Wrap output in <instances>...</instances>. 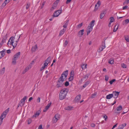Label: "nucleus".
Here are the masks:
<instances>
[{
	"mask_svg": "<svg viewBox=\"0 0 129 129\" xmlns=\"http://www.w3.org/2000/svg\"><path fill=\"white\" fill-rule=\"evenodd\" d=\"M68 74V70H66L63 72L57 82L56 85L57 87L59 88L62 86L63 84V82L66 80Z\"/></svg>",
	"mask_w": 129,
	"mask_h": 129,
	"instance_id": "f257e3e1",
	"label": "nucleus"
},
{
	"mask_svg": "<svg viewBox=\"0 0 129 129\" xmlns=\"http://www.w3.org/2000/svg\"><path fill=\"white\" fill-rule=\"evenodd\" d=\"M68 91V89H63L61 90L59 95V98L60 100L65 98Z\"/></svg>",
	"mask_w": 129,
	"mask_h": 129,
	"instance_id": "f03ea898",
	"label": "nucleus"
},
{
	"mask_svg": "<svg viewBox=\"0 0 129 129\" xmlns=\"http://www.w3.org/2000/svg\"><path fill=\"white\" fill-rule=\"evenodd\" d=\"M95 21L94 20H92L90 22L88 26L87 30V35H88L92 31L93 29V27L95 24Z\"/></svg>",
	"mask_w": 129,
	"mask_h": 129,
	"instance_id": "7ed1b4c3",
	"label": "nucleus"
},
{
	"mask_svg": "<svg viewBox=\"0 0 129 129\" xmlns=\"http://www.w3.org/2000/svg\"><path fill=\"white\" fill-rule=\"evenodd\" d=\"M20 52H18L14 56L13 58L12 63L14 64H15L16 62V60L17 59L18 57L20 55Z\"/></svg>",
	"mask_w": 129,
	"mask_h": 129,
	"instance_id": "20e7f679",
	"label": "nucleus"
},
{
	"mask_svg": "<svg viewBox=\"0 0 129 129\" xmlns=\"http://www.w3.org/2000/svg\"><path fill=\"white\" fill-rule=\"evenodd\" d=\"M9 110V108H8L7 110H5L2 113L0 117H1V118H3V119L5 117L6 115L8 112Z\"/></svg>",
	"mask_w": 129,
	"mask_h": 129,
	"instance_id": "39448f33",
	"label": "nucleus"
},
{
	"mask_svg": "<svg viewBox=\"0 0 129 129\" xmlns=\"http://www.w3.org/2000/svg\"><path fill=\"white\" fill-rule=\"evenodd\" d=\"M26 99V96H24L22 99H21L19 102V105L21 107L23 106L24 104L25 101Z\"/></svg>",
	"mask_w": 129,
	"mask_h": 129,
	"instance_id": "423d86ee",
	"label": "nucleus"
},
{
	"mask_svg": "<svg viewBox=\"0 0 129 129\" xmlns=\"http://www.w3.org/2000/svg\"><path fill=\"white\" fill-rule=\"evenodd\" d=\"M61 10H58L55 11L53 14V17H58L61 12Z\"/></svg>",
	"mask_w": 129,
	"mask_h": 129,
	"instance_id": "0eeeda50",
	"label": "nucleus"
},
{
	"mask_svg": "<svg viewBox=\"0 0 129 129\" xmlns=\"http://www.w3.org/2000/svg\"><path fill=\"white\" fill-rule=\"evenodd\" d=\"M120 92L118 91H113L112 94H113V97L114 98H118Z\"/></svg>",
	"mask_w": 129,
	"mask_h": 129,
	"instance_id": "6e6552de",
	"label": "nucleus"
},
{
	"mask_svg": "<svg viewBox=\"0 0 129 129\" xmlns=\"http://www.w3.org/2000/svg\"><path fill=\"white\" fill-rule=\"evenodd\" d=\"M7 38V35L6 34L5 36H4L3 38V39L2 42L0 43V44L1 46L3 45V44L6 42V41Z\"/></svg>",
	"mask_w": 129,
	"mask_h": 129,
	"instance_id": "1a4fd4ad",
	"label": "nucleus"
},
{
	"mask_svg": "<svg viewBox=\"0 0 129 129\" xmlns=\"http://www.w3.org/2000/svg\"><path fill=\"white\" fill-rule=\"evenodd\" d=\"M14 38L13 37H11L9 39V41L7 44L8 45L9 44H10L11 45L12 44H13L14 42Z\"/></svg>",
	"mask_w": 129,
	"mask_h": 129,
	"instance_id": "9d476101",
	"label": "nucleus"
},
{
	"mask_svg": "<svg viewBox=\"0 0 129 129\" xmlns=\"http://www.w3.org/2000/svg\"><path fill=\"white\" fill-rule=\"evenodd\" d=\"M14 38L13 37H11L9 39V41L7 44L8 45L9 44H10L11 45L12 44H13L14 42Z\"/></svg>",
	"mask_w": 129,
	"mask_h": 129,
	"instance_id": "9b49d317",
	"label": "nucleus"
},
{
	"mask_svg": "<svg viewBox=\"0 0 129 129\" xmlns=\"http://www.w3.org/2000/svg\"><path fill=\"white\" fill-rule=\"evenodd\" d=\"M14 38L13 37H11L9 39V41L7 44L8 45L9 44H10L11 45L12 44H13L14 42Z\"/></svg>",
	"mask_w": 129,
	"mask_h": 129,
	"instance_id": "f8f14e48",
	"label": "nucleus"
},
{
	"mask_svg": "<svg viewBox=\"0 0 129 129\" xmlns=\"http://www.w3.org/2000/svg\"><path fill=\"white\" fill-rule=\"evenodd\" d=\"M51 104V103H48L47 105L45 107V108L44 109L43 111L44 112H46L47 110L49 109L50 106Z\"/></svg>",
	"mask_w": 129,
	"mask_h": 129,
	"instance_id": "ddd939ff",
	"label": "nucleus"
},
{
	"mask_svg": "<svg viewBox=\"0 0 129 129\" xmlns=\"http://www.w3.org/2000/svg\"><path fill=\"white\" fill-rule=\"evenodd\" d=\"M41 111L40 110H38L37 111L36 113L33 115L32 117L33 118H35L37 117L38 116L40 115L41 113Z\"/></svg>",
	"mask_w": 129,
	"mask_h": 129,
	"instance_id": "4468645a",
	"label": "nucleus"
},
{
	"mask_svg": "<svg viewBox=\"0 0 129 129\" xmlns=\"http://www.w3.org/2000/svg\"><path fill=\"white\" fill-rule=\"evenodd\" d=\"M84 30L83 29L79 31L78 33V36H79L80 37H81L82 35L84 34Z\"/></svg>",
	"mask_w": 129,
	"mask_h": 129,
	"instance_id": "2eb2a0df",
	"label": "nucleus"
},
{
	"mask_svg": "<svg viewBox=\"0 0 129 129\" xmlns=\"http://www.w3.org/2000/svg\"><path fill=\"white\" fill-rule=\"evenodd\" d=\"M66 30V29H64V28H63L59 32V36H60L62 35L64 33Z\"/></svg>",
	"mask_w": 129,
	"mask_h": 129,
	"instance_id": "dca6fc26",
	"label": "nucleus"
},
{
	"mask_svg": "<svg viewBox=\"0 0 129 129\" xmlns=\"http://www.w3.org/2000/svg\"><path fill=\"white\" fill-rule=\"evenodd\" d=\"M20 35L19 36L18 39L16 41H15L14 42L13 44H12V45L13 46V48H15L16 47V46L17 44V42L19 40V39L20 38Z\"/></svg>",
	"mask_w": 129,
	"mask_h": 129,
	"instance_id": "f3484780",
	"label": "nucleus"
},
{
	"mask_svg": "<svg viewBox=\"0 0 129 129\" xmlns=\"http://www.w3.org/2000/svg\"><path fill=\"white\" fill-rule=\"evenodd\" d=\"M122 109V107L121 105H120L119 106L117 107V108L116 109V110L117 111V112H116V113H119V111H120Z\"/></svg>",
	"mask_w": 129,
	"mask_h": 129,
	"instance_id": "a211bd4d",
	"label": "nucleus"
},
{
	"mask_svg": "<svg viewBox=\"0 0 129 129\" xmlns=\"http://www.w3.org/2000/svg\"><path fill=\"white\" fill-rule=\"evenodd\" d=\"M81 95L79 94L77 95L75 98V100L76 102H78L81 99Z\"/></svg>",
	"mask_w": 129,
	"mask_h": 129,
	"instance_id": "6ab92c4d",
	"label": "nucleus"
},
{
	"mask_svg": "<svg viewBox=\"0 0 129 129\" xmlns=\"http://www.w3.org/2000/svg\"><path fill=\"white\" fill-rule=\"evenodd\" d=\"M69 22V20H67L65 21L64 22V24L63 27L64 28H66L67 27Z\"/></svg>",
	"mask_w": 129,
	"mask_h": 129,
	"instance_id": "aec40b11",
	"label": "nucleus"
},
{
	"mask_svg": "<svg viewBox=\"0 0 129 129\" xmlns=\"http://www.w3.org/2000/svg\"><path fill=\"white\" fill-rule=\"evenodd\" d=\"M10 2L9 0H5L4 2L2 4V6L3 7H5L7 4L9 3Z\"/></svg>",
	"mask_w": 129,
	"mask_h": 129,
	"instance_id": "412c9836",
	"label": "nucleus"
},
{
	"mask_svg": "<svg viewBox=\"0 0 129 129\" xmlns=\"http://www.w3.org/2000/svg\"><path fill=\"white\" fill-rule=\"evenodd\" d=\"M5 50H3L0 52V58H2V57L4 56L5 55L4 53Z\"/></svg>",
	"mask_w": 129,
	"mask_h": 129,
	"instance_id": "4be33fe9",
	"label": "nucleus"
},
{
	"mask_svg": "<svg viewBox=\"0 0 129 129\" xmlns=\"http://www.w3.org/2000/svg\"><path fill=\"white\" fill-rule=\"evenodd\" d=\"M37 48V45H35V46L33 47L32 48L31 51L33 52H35Z\"/></svg>",
	"mask_w": 129,
	"mask_h": 129,
	"instance_id": "5701e85b",
	"label": "nucleus"
},
{
	"mask_svg": "<svg viewBox=\"0 0 129 129\" xmlns=\"http://www.w3.org/2000/svg\"><path fill=\"white\" fill-rule=\"evenodd\" d=\"M112 97H113V94H111L107 95L106 97V98L107 99H110Z\"/></svg>",
	"mask_w": 129,
	"mask_h": 129,
	"instance_id": "b1692460",
	"label": "nucleus"
},
{
	"mask_svg": "<svg viewBox=\"0 0 129 129\" xmlns=\"http://www.w3.org/2000/svg\"><path fill=\"white\" fill-rule=\"evenodd\" d=\"M90 82V81H87L86 82H85V84L83 86V87L84 88H85L87 85H88Z\"/></svg>",
	"mask_w": 129,
	"mask_h": 129,
	"instance_id": "393cba45",
	"label": "nucleus"
},
{
	"mask_svg": "<svg viewBox=\"0 0 129 129\" xmlns=\"http://www.w3.org/2000/svg\"><path fill=\"white\" fill-rule=\"evenodd\" d=\"M31 68V67L30 66H28L25 69L23 73L24 74L25 73L26 71L30 69Z\"/></svg>",
	"mask_w": 129,
	"mask_h": 129,
	"instance_id": "a878e982",
	"label": "nucleus"
},
{
	"mask_svg": "<svg viewBox=\"0 0 129 129\" xmlns=\"http://www.w3.org/2000/svg\"><path fill=\"white\" fill-rule=\"evenodd\" d=\"M125 40L127 42H129V36L128 35L124 36Z\"/></svg>",
	"mask_w": 129,
	"mask_h": 129,
	"instance_id": "bb28decb",
	"label": "nucleus"
},
{
	"mask_svg": "<svg viewBox=\"0 0 129 129\" xmlns=\"http://www.w3.org/2000/svg\"><path fill=\"white\" fill-rule=\"evenodd\" d=\"M5 68L4 67L2 68L0 71V74H3L5 72Z\"/></svg>",
	"mask_w": 129,
	"mask_h": 129,
	"instance_id": "cd10ccee",
	"label": "nucleus"
},
{
	"mask_svg": "<svg viewBox=\"0 0 129 129\" xmlns=\"http://www.w3.org/2000/svg\"><path fill=\"white\" fill-rule=\"evenodd\" d=\"M73 107H72L68 106L65 108V109L66 110H70L73 108Z\"/></svg>",
	"mask_w": 129,
	"mask_h": 129,
	"instance_id": "c85d7f7f",
	"label": "nucleus"
},
{
	"mask_svg": "<svg viewBox=\"0 0 129 129\" xmlns=\"http://www.w3.org/2000/svg\"><path fill=\"white\" fill-rule=\"evenodd\" d=\"M51 57L50 56L48 57L45 61L46 62L49 63L51 60Z\"/></svg>",
	"mask_w": 129,
	"mask_h": 129,
	"instance_id": "c756f323",
	"label": "nucleus"
},
{
	"mask_svg": "<svg viewBox=\"0 0 129 129\" xmlns=\"http://www.w3.org/2000/svg\"><path fill=\"white\" fill-rule=\"evenodd\" d=\"M129 22V20L128 19H126L123 22V24H127Z\"/></svg>",
	"mask_w": 129,
	"mask_h": 129,
	"instance_id": "7c9ffc66",
	"label": "nucleus"
},
{
	"mask_svg": "<svg viewBox=\"0 0 129 129\" xmlns=\"http://www.w3.org/2000/svg\"><path fill=\"white\" fill-rule=\"evenodd\" d=\"M74 71H71V73H70V75H71L70 76L74 77Z\"/></svg>",
	"mask_w": 129,
	"mask_h": 129,
	"instance_id": "2f4dec72",
	"label": "nucleus"
},
{
	"mask_svg": "<svg viewBox=\"0 0 129 129\" xmlns=\"http://www.w3.org/2000/svg\"><path fill=\"white\" fill-rule=\"evenodd\" d=\"M108 62L111 64H113L114 63L113 59H110V60L108 61Z\"/></svg>",
	"mask_w": 129,
	"mask_h": 129,
	"instance_id": "473e14b6",
	"label": "nucleus"
},
{
	"mask_svg": "<svg viewBox=\"0 0 129 129\" xmlns=\"http://www.w3.org/2000/svg\"><path fill=\"white\" fill-rule=\"evenodd\" d=\"M58 119L54 117L52 121L54 123L56 122Z\"/></svg>",
	"mask_w": 129,
	"mask_h": 129,
	"instance_id": "72a5a7b5",
	"label": "nucleus"
},
{
	"mask_svg": "<svg viewBox=\"0 0 129 129\" xmlns=\"http://www.w3.org/2000/svg\"><path fill=\"white\" fill-rule=\"evenodd\" d=\"M104 45L103 46L104 48L101 47V48H100V52L102 51L103 50V49L104 48H105L106 47V46H105V42H104Z\"/></svg>",
	"mask_w": 129,
	"mask_h": 129,
	"instance_id": "f704fd0d",
	"label": "nucleus"
},
{
	"mask_svg": "<svg viewBox=\"0 0 129 129\" xmlns=\"http://www.w3.org/2000/svg\"><path fill=\"white\" fill-rule=\"evenodd\" d=\"M121 66L123 68H126V66L125 64L123 63L121 64Z\"/></svg>",
	"mask_w": 129,
	"mask_h": 129,
	"instance_id": "c9c22d12",
	"label": "nucleus"
},
{
	"mask_svg": "<svg viewBox=\"0 0 129 129\" xmlns=\"http://www.w3.org/2000/svg\"><path fill=\"white\" fill-rule=\"evenodd\" d=\"M68 43V42L67 40H66L63 44V46L64 47H66Z\"/></svg>",
	"mask_w": 129,
	"mask_h": 129,
	"instance_id": "e433bc0d",
	"label": "nucleus"
},
{
	"mask_svg": "<svg viewBox=\"0 0 129 129\" xmlns=\"http://www.w3.org/2000/svg\"><path fill=\"white\" fill-rule=\"evenodd\" d=\"M110 23H112L114 21V19L113 17H111L110 18Z\"/></svg>",
	"mask_w": 129,
	"mask_h": 129,
	"instance_id": "4c0bfd02",
	"label": "nucleus"
},
{
	"mask_svg": "<svg viewBox=\"0 0 129 129\" xmlns=\"http://www.w3.org/2000/svg\"><path fill=\"white\" fill-rule=\"evenodd\" d=\"M55 118H57L58 119L59 118V115L58 114H56L55 115V117H54Z\"/></svg>",
	"mask_w": 129,
	"mask_h": 129,
	"instance_id": "58836bf2",
	"label": "nucleus"
},
{
	"mask_svg": "<svg viewBox=\"0 0 129 129\" xmlns=\"http://www.w3.org/2000/svg\"><path fill=\"white\" fill-rule=\"evenodd\" d=\"M86 64H83L81 66V67L83 69H85L86 68Z\"/></svg>",
	"mask_w": 129,
	"mask_h": 129,
	"instance_id": "ea45409f",
	"label": "nucleus"
},
{
	"mask_svg": "<svg viewBox=\"0 0 129 129\" xmlns=\"http://www.w3.org/2000/svg\"><path fill=\"white\" fill-rule=\"evenodd\" d=\"M117 25V24L115 26V27L114 28V29H113V31L114 32H115L118 29V26H119V25H118L116 28V29H115V28L116 27V25Z\"/></svg>",
	"mask_w": 129,
	"mask_h": 129,
	"instance_id": "a19ab883",
	"label": "nucleus"
},
{
	"mask_svg": "<svg viewBox=\"0 0 129 129\" xmlns=\"http://www.w3.org/2000/svg\"><path fill=\"white\" fill-rule=\"evenodd\" d=\"M30 4L29 3H27L26 6V9L27 10L28 9L29 7Z\"/></svg>",
	"mask_w": 129,
	"mask_h": 129,
	"instance_id": "79ce46f5",
	"label": "nucleus"
},
{
	"mask_svg": "<svg viewBox=\"0 0 129 129\" xmlns=\"http://www.w3.org/2000/svg\"><path fill=\"white\" fill-rule=\"evenodd\" d=\"M116 81L115 79H113L109 82V83L110 84H112L113 83Z\"/></svg>",
	"mask_w": 129,
	"mask_h": 129,
	"instance_id": "37998d69",
	"label": "nucleus"
},
{
	"mask_svg": "<svg viewBox=\"0 0 129 129\" xmlns=\"http://www.w3.org/2000/svg\"><path fill=\"white\" fill-rule=\"evenodd\" d=\"M98 7H98V6H97L96 5H95V6L94 9L93 11L95 12L98 9Z\"/></svg>",
	"mask_w": 129,
	"mask_h": 129,
	"instance_id": "c03bdc74",
	"label": "nucleus"
},
{
	"mask_svg": "<svg viewBox=\"0 0 129 129\" xmlns=\"http://www.w3.org/2000/svg\"><path fill=\"white\" fill-rule=\"evenodd\" d=\"M109 79V77L107 75L105 76V79L106 81H107Z\"/></svg>",
	"mask_w": 129,
	"mask_h": 129,
	"instance_id": "a18cd8bd",
	"label": "nucleus"
},
{
	"mask_svg": "<svg viewBox=\"0 0 129 129\" xmlns=\"http://www.w3.org/2000/svg\"><path fill=\"white\" fill-rule=\"evenodd\" d=\"M89 76V74H86L85 75L84 78L85 79L87 80Z\"/></svg>",
	"mask_w": 129,
	"mask_h": 129,
	"instance_id": "49530a36",
	"label": "nucleus"
},
{
	"mask_svg": "<svg viewBox=\"0 0 129 129\" xmlns=\"http://www.w3.org/2000/svg\"><path fill=\"white\" fill-rule=\"evenodd\" d=\"M69 83L68 81H66L65 83V85L66 86H67L69 85Z\"/></svg>",
	"mask_w": 129,
	"mask_h": 129,
	"instance_id": "de8ad7c7",
	"label": "nucleus"
},
{
	"mask_svg": "<svg viewBox=\"0 0 129 129\" xmlns=\"http://www.w3.org/2000/svg\"><path fill=\"white\" fill-rule=\"evenodd\" d=\"M74 77H72L70 76V77L69 79V81H71L73 80Z\"/></svg>",
	"mask_w": 129,
	"mask_h": 129,
	"instance_id": "09e8293b",
	"label": "nucleus"
},
{
	"mask_svg": "<svg viewBox=\"0 0 129 129\" xmlns=\"http://www.w3.org/2000/svg\"><path fill=\"white\" fill-rule=\"evenodd\" d=\"M106 10H103L102 11V12L101 13L102 14H104V15H105V14H106Z\"/></svg>",
	"mask_w": 129,
	"mask_h": 129,
	"instance_id": "8fccbe9b",
	"label": "nucleus"
},
{
	"mask_svg": "<svg viewBox=\"0 0 129 129\" xmlns=\"http://www.w3.org/2000/svg\"><path fill=\"white\" fill-rule=\"evenodd\" d=\"M126 123H124L123 124L121 125H120L121 126H122V127H123V128L124 127L126 126Z\"/></svg>",
	"mask_w": 129,
	"mask_h": 129,
	"instance_id": "3c124183",
	"label": "nucleus"
},
{
	"mask_svg": "<svg viewBox=\"0 0 129 129\" xmlns=\"http://www.w3.org/2000/svg\"><path fill=\"white\" fill-rule=\"evenodd\" d=\"M96 94H92L91 95V98H94L96 96Z\"/></svg>",
	"mask_w": 129,
	"mask_h": 129,
	"instance_id": "603ef678",
	"label": "nucleus"
},
{
	"mask_svg": "<svg viewBox=\"0 0 129 129\" xmlns=\"http://www.w3.org/2000/svg\"><path fill=\"white\" fill-rule=\"evenodd\" d=\"M105 15H104V14H102L101 13V14L100 16V18L101 19H102L104 17V16Z\"/></svg>",
	"mask_w": 129,
	"mask_h": 129,
	"instance_id": "864d4df0",
	"label": "nucleus"
},
{
	"mask_svg": "<svg viewBox=\"0 0 129 129\" xmlns=\"http://www.w3.org/2000/svg\"><path fill=\"white\" fill-rule=\"evenodd\" d=\"M3 118H1L0 117V125L2 124L3 122Z\"/></svg>",
	"mask_w": 129,
	"mask_h": 129,
	"instance_id": "5fc2aeb1",
	"label": "nucleus"
},
{
	"mask_svg": "<svg viewBox=\"0 0 129 129\" xmlns=\"http://www.w3.org/2000/svg\"><path fill=\"white\" fill-rule=\"evenodd\" d=\"M31 119H29L28 120L27 122H28V124H30L31 122Z\"/></svg>",
	"mask_w": 129,
	"mask_h": 129,
	"instance_id": "6e6d98bb",
	"label": "nucleus"
},
{
	"mask_svg": "<svg viewBox=\"0 0 129 129\" xmlns=\"http://www.w3.org/2000/svg\"><path fill=\"white\" fill-rule=\"evenodd\" d=\"M101 4V3L100 1H99L95 5H96L97 6L98 5V7H99L100 6Z\"/></svg>",
	"mask_w": 129,
	"mask_h": 129,
	"instance_id": "4d7b16f0",
	"label": "nucleus"
},
{
	"mask_svg": "<svg viewBox=\"0 0 129 129\" xmlns=\"http://www.w3.org/2000/svg\"><path fill=\"white\" fill-rule=\"evenodd\" d=\"M49 63L45 61V62L44 63V66L45 67H46Z\"/></svg>",
	"mask_w": 129,
	"mask_h": 129,
	"instance_id": "13d9d810",
	"label": "nucleus"
},
{
	"mask_svg": "<svg viewBox=\"0 0 129 129\" xmlns=\"http://www.w3.org/2000/svg\"><path fill=\"white\" fill-rule=\"evenodd\" d=\"M45 68V67L44 66H43L41 68L40 71H41L43 70Z\"/></svg>",
	"mask_w": 129,
	"mask_h": 129,
	"instance_id": "bf43d9fd",
	"label": "nucleus"
},
{
	"mask_svg": "<svg viewBox=\"0 0 129 129\" xmlns=\"http://www.w3.org/2000/svg\"><path fill=\"white\" fill-rule=\"evenodd\" d=\"M40 98L38 97L37 99V101L38 103H40Z\"/></svg>",
	"mask_w": 129,
	"mask_h": 129,
	"instance_id": "052dcab7",
	"label": "nucleus"
},
{
	"mask_svg": "<svg viewBox=\"0 0 129 129\" xmlns=\"http://www.w3.org/2000/svg\"><path fill=\"white\" fill-rule=\"evenodd\" d=\"M72 1V0H67L66 3V4H67L69 3Z\"/></svg>",
	"mask_w": 129,
	"mask_h": 129,
	"instance_id": "680f3d73",
	"label": "nucleus"
},
{
	"mask_svg": "<svg viewBox=\"0 0 129 129\" xmlns=\"http://www.w3.org/2000/svg\"><path fill=\"white\" fill-rule=\"evenodd\" d=\"M38 129H43L42 128V125H40Z\"/></svg>",
	"mask_w": 129,
	"mask_h": 129,
	"instance_id": "e2e57ef3",
	"label": "nucleus"
},
{
	"mask_svg": "<svg viewBox=\"0 0 129 129\" xmlns=\"http://www.w3.org/2000/svg\"><path fill=\"white\" fill-rule=\"evenodd\" d=\"M103 118H105V120L106 121V119L107 118V116L106 115H105V116H103Z\"/></svg>",
	"mask_w": 129,
	"mask_h": 129,
	"instance_id": "0e129e2a",
	"label": "nucleus"
},
{
	"mask_svg": "<svg viewBox=\"0 0 129 129\" xmlns=\"http://www.w3.org/2000/svg\"><path fill=\"white\" fill-rule=\"evenodd\" d=\"M59 0H56L54 3L57 4L59 2Z\"/></svg>",
	"mask_w": 129,
	"mask_h": 129,
	"instance_id": "69168bd1",
	"label": "nucleus"
},
{
	"mask_svg": "<svg viewBox=\"0 0 129 129\" xmlns=\"http://www.w3.org/2000/svg\"><path fill=\"white\" fill-rule=\"evenodd\" d=\"M117 129H123V128L121 126L119 125Z\"/></svg>",
	"mask_w": 129,
	"mask_h": 129,
	"instance_id": "338daca9",
	"label": "nucleus"
},
{
	"mask_svg": "<svg viewBox=\"0 0 129 129\" xmlns=\"http://www.w3.org/2000/svg\"><path fill=\"white\" fill-rule=\"evenodd\" d=\"M91 126L92 127H94L95 126V124L94 123H92L91 124Z\"/></svg>",
	"mask_w": 129,
	"mask_h": 129,
	"instance_id": "774afa93",
	"label": "nucleus"
}]
</instances>
